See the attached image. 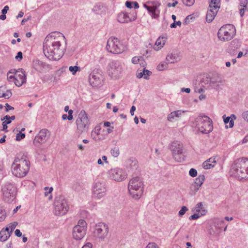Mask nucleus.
Returning <instances> with one entry per match:
<instances>
[{
    "label": "nucleus",
    "instance_id": "ddd939ff",
    "mask_svg": "<svg viewBox=\"0 0 248 248\" xmlns=\"http://www.w3.org/2000/svg\"><path fill=\"white\" fill-rule=\"evenodd\" d=\"M87 223L83 219L79 220L73 229V236L76 240H81L86 234Z\"/></svg>",
    "mask_w": 248,
    "mask_h": 248
},
{
    "label": "nucleus",
    "instance_id": "c03bdc74",
    "mask_svg": "<svg viewBox=\"0 0 248 248\" xmlns=\"http://www.w3.org/2000/svg\"><path fill=\"white\" fill-rule=\"evenodd\" d=\"M132 62L134 64H138L140 62V64H143V60L141 57H134L132 59Z\"/></svg>",
    "mask_w": 248,
    "mask_h": 248
},
{
    "label": "nucleus",
    "instance_id": "09e8293b",
    "mask_svg": "<svg viewBox=\"0 0 248 248\" xmlns=\"http://www.w3.org/2000/svg\"><path fill=\"white\" fill-rule=\"evenodd\" d=\"M188 210V208L185 206H183L182 207L181 210L179 211L178 215L180 217H182L186 212Z\"/></svg>",
    "mask_w": 248,
    "mask_h": 248
},
{
    "label": "nucleus",
    "instance_id": "f8f14e48",
    "mask_svg": "<svg viewBox=\"0 0 248 248\" xmlns=\"http://www.w3.org/2000/svg\"><path fill=\"white\" fill-rule=\"evenodd\" d=\"M170 150L173 158L178 162H181L185 160V155L183 144L179 141H175L170 145Z\"/></svg>",
    "mask_w": 248,
    "mask_h": 248
},
{
    "label": "nucleus",
    "instance_id": "412c9836",
    "mask_svg": "<svg viewBox=\"0 0 248 248\" xmlns=\"http://www.w3.org/2000/svg\"><path fill=\"white\" fill-rule=\"evenodd\" d=\"M181 56L180 52L174 51L168 54L166 57V61L169 63H173L180 61Z\"/></svg>",
    "mask_w": 248,
    "mask_h": 248
},
{
    "label": "nucleus",
    "instance_id": "20e7f679",
    "mask_svg": "<svg viewBox=\"0 0 248 248\" xmlns=\"http://www.w3.org/2000/svg\"><path fill=\"white\" fill-rule=\"evenodd\" d=\"M128 188L131 197L135 200L139 199L143 192V183L142 179L138 176L132 178L129 181Z\"/></svg>",
    "mask_w": 248,
    "mask_h": 248
},
{
    "label": "nucleus",
    "instance_id": "72a5a7b5",
    "mask_svg": "<svg viewBox=\"0 0 248 248\" xmlns=\"http://www.w3.org/2000/svg\"><path fill=\"white\" fill-rule=\"evenodd\" d=\"M99 127L96 126L95 127L94 129L92 132L91 136L92 138L96 141L100 140L101 139V138L99 137Z\"/></svg>",
    "mask_w": 248,
    "mask_h": 248
},
{
    "label": "nucleus",
    "instance_id": "13d9d810",
    "mask_svg": "<svg viewBox=\"0 0 248 248\" xmlns=\"http://www.w3.org/2000/svg\"><path fill=\"white\" fill-rule=\"evenodd\" d=\"M15 118H16V117L14 115L12 116H10L9 115H6V116H4L3 118H1V121H4L5 119H9V120H10V121L12 122V121L15 120Z\"/></svg>",
    "mask_w": 248,
    "mask_h": 248
},
{
    "label": "nucleus",
    "instance_id": "0eeeda50",
    "mask_svg": "<svg viewBox=\"0 0 248 248\" xmlns=\"http://www.w3.org/2000/svg\"><path fill=\"white\" fill-rule=\"evenodd\" d=\"M195 125L202 134H208L213 129L212 120L207 116H199L195 119Z\"/></svg>",
    "mask_w": 248,
    "mask_h": 248
},
{
    "label": "nucleus",
    "instance_id": "e433bc0d",
    "mask_svg": "<svg viewBox=\"0 0 248 248\" xmlns=\"http://www.w3.org/2000/svg\"><path fill=\"white\" fill-rule=\"evenodd\" d=\"M207 212L206 210H203L202 213H195L193 215H191L189 217V220H196L199 218L200 217L204 215Z\"/></svg>",
    "mask_w": 248,
    "mask_h": 248
},
{
    "label": "nucleus",
    "instance_id": "4468645a",
    "mask_svg": "<svg viewBox=\"0 0 248 248\" xmlns=\"http://www.w3.org/2000/svg\"><path fill=\"white\" fill-rule=\"evenodd\" d=\"M107 72L111 78H118L122 72V66L121 63L116 61L111 62L108 65Z\"/></svg>",
    "mask_w": 248,
    "mask_h": 248
},
{
    "label": "nucleus",
    "instance_id": "774afa93",
    "mask_svg": "<svg viewBox=\"0 0 248 248\" xmlns=\"http://www.w3.org/2000/svg\"><path fill=\"white\" fill-rule=\"evenodd\" d=\"M82 248H92V245L90 243H88L84 245Z\"/></svg>",
    "mask_w": 248,
    "mask_h": 248
},
{
    "label": "nucleus",
    "instance_id": "69168bd1",
    "mask_svg": "<svg viewBox=\"0 0 248 248\" xmlns=\"http://www.w3.org/2000/svg\"><path fill=\"white\" fill-rule=\"evenodd\" d=\"M15 235L17 237H20L22 235V233L19 229H16L15 232Z\"/></svg>",
    "mask_w": 248,
    "mask_h": 248
},
{
    "label": "nucleus",
    "instance_id": "5fc2aeb1",
    "mask_svg": "<svg viewBox=\"0 0 248 248\" xmlns=\"http://www.w3.org/2000/svg\"><path fill=\"white\" fill-rule=\"evenodd\" d=\"M189 173V175L191 177H195L196 176H197V171L196 170L192 168L190 170Z\"/></svg>",
    "mask_w": 248,
    "mask_h": 248
},
{
    "label": "nucleus",
    "instance_id": "cd10ccee",
    "mask_svg": "<svg viewBox=\"0 0 248 248\" xmlns=\"http://www.w3.org/2000/svg\"><path fill=\"white\" fill-rule=\"evenodd\" d=\"M216 162L217 161L216 158L211 157L202 163V167L205 169H209L214 167L215 166Z\"/></svg>",
    "mask_w": 248,
    "mask_h": 248
},
{
    "label": "nucleus",
    "instance_id": "393cba45",
    "mask_svg": "<svg viewBox=\"0 0 248 248\" xmlns=\"http://www.w3.org/2000/svg\"><path fill=\"white\" fill-rule=\"evenodd\" d=\"M219 10L214 9L209 7L206 16V20L207 22H211L216 16Z\"/></svg>",
    "mask_w": 248,
    "mask_h": 248
},
{
    "label": "nucleus",
    "instance_id": "1a4fd4ad",
    "mask_svg": "<svg viewBox=\"0 0 248 248\" xmlns=\"http://www.w3.org/2000/svg\"><path fill=\"white\" fill-rule=\"evenodd\" d=\"M235 34V29L232 24H226L222 26L218 31L217 36L222 41L231 40Z\"/></svg>",
    "mask_w": 248,
    "mask_h": 248
},
{
    "label": "nucleus",
    "instance_id": "4d7b16f0",
    "mask_svg": "<svg viewBox=\"0 0 248 248\" xmlns=\"http://www.w3.org/2000/svg\"><path fill=\"white\" fill-rule=\"evenodd\" d=\"M243 119L248 123V110L244 111L242 114Z\"/></svg>",
    "mask_w": 248,
    "mask_h": 248
},
{
    "label": "nucleus",
    "instance_id": "58836bf2",
    "mask_svg": "<svg viewBox=\"0 0 248 248\" xmlns=\"http://www.w3.org/2000/svg\"><path fill=\"white\" fill-rule=\"evenodd\" d=\"M111 155L114 157H117L120 154L119 149L117 147H115L110 150Z\"/></svg>",
    "mask_w": 248,
    "mask_h": 248
},
{
    "label": "nucleus",
    "instance_id": "f3484780",
    "mask_svg": "<svg viewBox=\"0 0 248 248\" xmlns=\"http://www.w3.org/2000/svg\"><path fill=\"white\" fill-rule=\"evenodd\" d=\"M108 176L112 180L120 182L125 178L126 175L122 169L116 168L110 170L108 172Z\"/></svg>",
    "mask_w": 248,
    "mask_h": 248
},
{
    "label": "nucleus",
    "instance_id": "9b49d317",
    "mask_svg": "<svg viewBox=\"0 0 248 248\" xmlns=\"http://www.w3.org/2000/svg\"><path fill=\"white\" fill-rule=\"evenodd\" d=\"M4 200L7 202H13L15 198L16 190L14 185L10 182L5 183L1 188Z\"/></svg>",
    "mask_w": 248,
    "mask_h": 248
},
{
    "label": "nucleus",
    "instance_id": "3c124183",
    "mask_svg": "<svg viewBox=\"0 0 248 248\" xmlns=\"http://www.w3.org/2000/svg\"><path fill=\"white\" fill-rule=\"evenodd\" d=\"M240 5L241 7L245 8L246 10H248V0H240Z\"/></svg>",
    "mask_w": 248,
    "mask_h": 248
},
{
    "label": "nucleus",
    "instance_id": "a18cd8bd",
    "mask_svg": "<svg viewBox=\"0 0 248 248\" xmlns=\"http://www.w3.org/2000/svg\"><path fill=\"white\" fill-rule=\"evenodd\" d=\"M69 70L73 75H75L77 71H80V67L77 66H70L69 67Z\"/></svg>",
    "mask_w": 248,
    "mask_h": 248
},
{
    "label": "nucleus",
    "instance_id": "c9c22d12",
    "mask_svg": "<svg viewBox=\"0 0 248 248\" xmlns=\"http://www.w3.org/2000/svg\"><path fill=\"white\" fill-rule=\"evenodd\" d=\"M204 180V175H200L195 179V181L194 182V184H195L197 186H199V187H201L203 183Z\"/></svg>",
    "mask_w": 248,
    "mask_h": 248
},
{
    "label": "nucleus",
    "instance_id": "7ed1b4c3",
    "mask_svg": "<svg viewBox=\"0 0 248 248\" xmlns=\"http://www.w3.org/2000/svg\"><path fill=\"white\" fill-rule=\"evenodd\" d=\"M231 172L232 176L238 180L248 179V159H238L232 164Z\"/></svg>",
    "mask_w": 248,
    "mask_h": 248
},
{
    "label": "nucleus",
    "instance_id": "2f4dec72",
    "mask_svg": "<svg viewBox=\"0 0 248 248\" xmlns=\"http://www.w3.org/2000/svg\"><path fill=\"white\" fill-rule=\"evenodd\" d=\"M12 96V93L10 90H6L3 87H0V97H3L5 99H8Z\"/></svg>",
    "mask_w": 248,
    "mask_h": 248
},
{
    "label": "nucleus",
    "instance_id": "f257e3e1",
    "mask_svg": "<svg viewBox=\"0 0 248 248\" xmlns=\"http://www.w3.org/2000/svg\"><path fill=\"white\" fill-rule=\"evenodd\" d=\"M66 50L64 36L60 32L48 34L43 43V52L48 59L58 61L62 57Z\"/></svg>",
    "mask_w": 248,
    "mask_h": 248
},
{
    "label": "nucleus",
    "instance_id": "a19ab883",
    "mask_svg": "<svg viewBox=\"0 0 248 248\" xmlns=\"http://www.w3.org/2000/svg\"><path fill=\"white\" fill-rule=\"evenodd\" d=\"M7 79L9 82L14 81L15 80V76L14 72H12V69L10 70L7 73Z\"/></svg>",
    "mask_w": 248,
    "mask_h": 248
},
{
    "label": "nucleus",
    "instance_id": "7c9ffc66",
    "mask_svg": "<svg viewBox=\"0 0 248 248\" xmlns=\"http://www.w3.org/2000/svg\"><path fill=\"white\" fill-rule=\"evenodd\" d=\"M10 232H8V228L2 229L0 232V241L4 242L10 236Z\"/></svg>",
    "mask_w": 248,
    "mask_h": 248
},
{
    "label": "nucleus",
    "instance_id": "c756f323",
    "mask_svg": "<svg viewBox=\"0 0 248 248\" xmlns=\"http://www.w3.org/2000/svg\"><path fill=\"white\" fill-rule=\"evenodd\" d=\"M160 5V4L158 5L156 4L155 5L153 6V7H150L148 6L147 8L146 9L148 10L149 13L151 14V16L154 18H157L158 16V13H157V8Z\"/></svg>",
    "mask_w": 248,
    "mask_h": 248
},
{
    "label": "nucleus",
    "instance_id": "ea45409f",
    "mask_svg": "<svg viewBox=\"0 0 248 248\" xmlns=\"http://www.w3.org/2000/svg\"><path fill=\"white\" fill-rule=\"evenodd\" d=\"M203 210H206L203 207L202 202H199L195 206V211L199 213H202Z\"/></svg>",
    "mask_w": 248,
    "mask_h": 248
},
{
    "label": "nucleus",
    "instance_id": "052dcab7",
    "mask_svg": "<svg viewBox=\"0 0 248 248\" xmlns=\"http://www.w3.org/2000/svg\"><path fill=\"white\" fill-rule=\"evenodd\" d=\"M5 111H6V112H8L10 110H14V108L12 107V106H10L8 103H6L5 104Z\"/></svg>",
    "mask_w": 248,
    "mask_h": 248
},
{
    "label": "nucleus",
    "instance_id": "2eb2a0df",
    "mask_svg": "<svg viewBox=\"0 0 248 248\" xmlns=\"http://www.w3.org/2000/svg\"><path fill=\"white\" fill-rule=\"evenodd\" d=\"M108 232V226L104 223H99L95 228L94 234L95 237L101 240H104Z\"/></svg>",
    "mask_w": 248,
    "mask_h": 248
},
{
    "label": "nucleus",
    "instance_id": "a878e982",
    "mask_svg": "<svg viewBox=\"0 0 248 248\" xmlns=\"http://www.w3.org/2000/svg\"><path fill=\"white\" fill-rule=\"evenodd\" d=\"M223 118L224 123L226 124V127L232 128L234 125L233 119H236V117L234 114H232L230 117H226V115H224Z\"/></svg>",
    "mask_w": 248,
    "mask_h": 248
},
{
    "label": "nucleus",
    "instance_id": "de8ad7c7",
    "mask_svg": "<svg viewBox=\"0 0 248 248\" xmlns=\"http://www.w3.org/2000/svg\"><path fill=\"white\" fill-rule=\"evenodd\" d=\"M168 64L167 63L163 62L159 64L157 66V69L158 70L162 71L167 68Z\"/></svg>",
    "mask_w": 248,
    "mask_h": 248
},
{
    "label": "nucleus",
    "instance_id": "b1692460",
    "mask_svg": "<svg viewBox=\"0 0 248 248\" xmlns=\"http://www.w3.org/2000/svg\"><path fill=\"white\" fill-rule=\"evenodd\" d=\"M184 112L185 111L182 110L172 111L168 115L167 119L170 122H173L180 117Z\"/></svg>",
    "mask_w": 248,
    "mask_h": 248
},
{
    "label": "nucleus",
    "instance_id": "37998d69",
    "mask_svg": "<svg viewBox=\"0 0 248 248\" xmlns=\"http://www.w3.org/2000/svg\"><path fill=\"white\" fill-rule=\"evenodd\" d=\"M200 187H199V186H196L195 184H193L191 187H190V194L191 195H194L196 194V193L199 190Z\"/></svg>",
    "mask_w": 248,
    "mask_h": 248
},
{
    "label": "nucleus",
    "instance_id": "e2e57ef3",
    "mask_svg": "<svg viewBox=\"0 0 248 248\" xmlns=\"http://www.w3.org/2000/svg\"><path fill=\"white\" fill-rule=\"evenodd\" d=\"M125 5L126 7L128 8H131L132 7L133 2L130 1H126L125 2Z\"/></svg>",
    "mask_w": 248,
    "mask_h": 248
},
{
    "label": "nucleus",
    "instance_id": "4be33fe9",
    "mask_svg": "<svg viewBox=\"0 0 248 248\" xmlns=\"http://www.w3.org/2000/svg\"><path fill=\"white\" fill-rule=\"evenodd\" d=\"M92 11L96 14L104 16L107 12V8L102 3H97L93 7Z\"/></svg>",
    "mask_w": 248,
    "mask_h": 248
},
{
    "label": "nucleus",
    "instance_id": "9d476101",
    "mask_svg": "<svg viewBox=\"0 0 248 248\" xmlns=\"http://www.w3.org/2000/svg\"><path fill=\"white\" fill-rule=\"evenodd\" d=\"M107 187L104 181H95L93 184L92 193V197L95 200H100L106 194Z\"/></svg>",
    "mask_w": 248,
    "mask_h": 248
},
{
    "label": "nucleus",
    "instance_id": "39448f33",
    "mask_svg": "<svg viewBox=\"0 0 248 248\" xmlns=\"http://www.w3.org/2000/svg\"><path fill=\"white\" fill-rule=\"evenodd\" d=\"M90 124V121L86 112L84 110H81L78 113L76 121V135L79 137L82 133L86 132L89 129Z\"/></svg>",
    "mask_w": 248,
    "mask_h": 248
},
{
    "label": "nucleus",
    "instance_id": "49530a36",
    "mask_svg": "<svg viewBox=\"0 0 248 248\" xmlns=\"http://www.w3.org/2000/svg\"><path fill=\"white\" fill-rule=\"evenodd\" d=\"M129 165L131 167L133 168L134 169H136L138 165V161L134 158L130 159L129 160Z\"/></svg>",
    "mask_w": 248,
    "mask_h": 248
},
{
    "label": "nucleus",
    "instance_id": "6e6d98bb",
    "mask_svg": "<svg viewBox=\"0 0 248 248\" xmlns=\"http://www.w3.org/2000/svg\"><path fill=\"white\" fill-rule=\"evenodd\" d=\"M45 190H46V192H45V196H48L49 194L51 193V192L53 190V188L52 187L48 188L47 187H46L45 188Z\"/></svg>",
    "mask_w": 248,
    "mask_h": 248
},
{
    "label": "nucleus",
    "instance_id": "4c0bfd02",
    "mask_svg": "<svg viewBox=\"0 0 248 248\" xmlns=\"http://www.w3.org/2000/svg\"><path fill=\"white\" fill-rule=\"evenodd\" d=\"M18 222L16 221H14L9 224L6 228H8V232H10V234H11L14 230L16 228Z\"/></svg>",
    "mask_w": 248,
    "mask_h": 248
},
{
    "label": "nucleus",
    "instance_id": "dca6fc26",
    "mask_svg": "<svg viewBox=\"0 0 248 248\" xmlns=\"http://www.w3.org/2000/svg\"><path fill=\"white\" fill-rule=\"evenodd\" d=\"M49 132L46 129H42L36 135L33 140V144L36 146H39L40 145L45 143L49 138Z\"/></svg>",
    "mask_w": 248,
    "mask_h": 248
},
{
    "label": "nucleus",
    "instance_id": "5701e85b",
    "mask_svg": "<svg viewBox=\"0 0 248 248\" xmlns=\"http://www.w3.org/2000/svg\"><path fill=\"white\" fill-rule=\"evenodd\" d=\"M167 40V37L166 36H159L156 40L153 48L156 51L161 49L165 45Z\"/></svg>",
    "mask_w": 248,
    "mask_h": 248
},
{
    "label": "nucleus",
    "instance_id": "c85d7f7f",
    "mask_svg": "<svg viewBox=\"0 0 248 248\" xmlns=\"http://www.w3.org/2000/svg\"><path fill=\"white\" fill-rule=\"evenodd\" d=\"M160 5V4L158 5L156 4L155 5L153 6V7H150L148 6L147 8L146 9L148 10L149 13L151 14V16L154 18H157L158 16V13H157V8Z\"/></svg>",
    "mask_w": 248,
    "mask_h": 248
},
{
    "label": "nucleus",
    "instance_id": "aec40b11",
    "mask_svg": "<svg viewBox=\"0 0 248 248\" xmlns=\"http://www.w3.org/2000/svg\"><path fill=\"white\" fill-rule=\"evenodd\" d=\"M136 18V13H135V15L133 16L132 17H130L127 13L124 12H121L118 15V21L122 23L134 21Z\"/></svg>",
    "mask_w": 248,
    "mask_h": 248
},
{
    "label": "nucleus",
    "instance_id": "603ef678",
    "mask_svg": "<svg viewBox=\"0 0 248 248\" xmlns=\"http://www.w3.org/2000/svg\"><path fill=\"white\" fill-rule=\"evenodd\" d=\"M25 135L24 133H22L21 131L19 132L16 135V140L20 141L21 139H23L25 138Z\"/></svg>",
    "mask_w": 248,
    "mask_h": 248
},
{
    "label": "nucleus",
    "instance_id": "a211bd4d",
    "mask_svg": "<svg viewBox=\"0 0 248 248\" xmlns=\"http://www.w3.org/2000/svg\"><path fill=\"white\" fill-rule=\"evenodd\" d=\"M12 72L15 74V84L16 86L20 87L26 82V76L23 69H18V70L13 69Z\"/></svg>",
    "mask_w": 248,
    "mask_h": 248
},
{
    "label": "nucleus",
    "instance_id": "f704fd0d",
    "mask_svg": "<svg viewBox=\"0 0 248 248\" xmlns=\"http://www.w3.org/2000/svg\"><path fill=\"white\" fill-rule=\"evenodd\" d=\"M33 66L37 71L41 72L45 66V63L42 62L37 61L34 62Z\"/></svg>",
    "mask_w": 248,
    "mask_h": 248
},
{
    "label": "nucleus",
    "instance_id": "f03ea898",
    "mask_svg": "<svg viewBox=\"0 0 248 248\" xmlns=\"http://www.w3.org/2000/svg\"><path fill=\"white\" fill-rule=\"evenodd\" d=\"M30 162L25 154L18 155L15 158L12 165L13 174L17 177H24L30 170Z\"/></svg>",
    "mask_w": 248,
    "mask_h": 248
},
{
    "label": "nucleus",
    "instance_id": "bb28decb",
    "mask_svg": "<svg viewBox=\"0 0 248 248\" xmlns=\"http://www.w3.org/2000/svg\"><path fill=\"white\" fill-rule=\"evenodd\" d=\"M152 74V72L144 68L142 70H138L137 72V77L139 78H143L144 79H148L149 76Z\"/></svg>",
    "mask_w": 248,
    "mask_h": 248
},
{
    "label": "nucleus",
    "instance_id": "bf43d9fd",
    "mask_svg": "<svg viewBox=\"0 0 248 248\" xmlns=\"http://www.w3.org/2000/svg\"><path fill=\"white\" fill-rule=\"evenodd\" d=\"M176 25L180 26L181 25V22L180 21L176 22H174L170 25V27L171 28H175L176 27Z\"/></svg>",
    "mask_w": 248,
    "mask_h": 248
},
{
    "label": "nucleus",
    "instance_id": "338daca9",
    "mask_svg": "<svg viewBox=\"0 0 248 248\" xmlns=\"http://www.w3.org/2000/svg\"><path fill=\"white\" fill-rule=\"evenodd\" d=\"M9 10V7L8 6H5L3 9L1 11L2 14H6Z\"/></svg>",
    "mask_w": 248,
    "mask_h": 248
},
{
    "label": "nucleus",
    "instance_id": "79ce46f5",
    "mask_svg": "<svg viewBox=\"0 0 248 248\" xmlns=\"http://www.w3.org/2000/svg\"><path fill=\"white\" fill-rule=\"evenodd\" d=\"M6 217V213L2 207L0 206V222L3 221Z\"/></svg>",
    "mask_w": 248,
    "mask_h": 248
},
{
    "label": "nucleus",
    "instance_id": "6e6552de",
    "mask_svg": "<svg viewBox=\"0 0 248 248\" xmlns=\"http://www.w3.org/2000/svg\"><path fill=\"white\" fill-rule=\"evenodd\" d=\"M68 210L69 206L65 197L62 195L56 197L54 203V214L56 216H63Z\"/></svg>",
    "mask_w": 248,
    "mask_h": 248
},
{
    "label": "nucleus",
    "instance_id": "864d4df0",
    "mask_svg": "<svg viewBox=\"0 0 248 248\" xmlns=\"http://www.w3.org/2000/svg\"><path fill=\"white\" fill-rule=\"evenodd\" d=\"M145 248H159V246L155 243H149Z\"/></svg>",
    "mask_w": 248,
    "mask_h": 248
},
{
    "label": "nucleus",
    "instance_id": "6ab92c4d",
    "mask_svg": "<svg viewBox=\"0 0 248 248\" xmlns=\"http://www.w3.org/2000/svg\"><path fill=\"white\" fill-rule=\"evenodd\" d=\"M89 81L90 84L94 87H97L102 83L100 75L98 73H91L89 77Z\"/></svg>",
    "mask_w": 248,
    "mask_h": 248
},
{
    "label": "nucleus",
    "instance_id": "423d86ee",
    "mask_svg": "<svg viewBox=\"0 0 248 248\" xmlns=\"http://www.w3.org/2000/svg\"><path fill=\"white\" fill-rule=\"evenodd\" d=\"M106 49L113 54H121L126 50V46L116 37H111L108 40Z\"/></svg>",
    "mask_w": 248,
    "mask_h": 248
},
{
    "label": "nucleus",
    "instance_id": "473e14b6",
    "mask_svg": "<svg viewBox=\"0 0 248 248\" xmlns=\"http://www.w3.org/2000/svg\"><path fill=\"white\" fill-rule=\"evenodd\" d=\"M209 7L210 8L219 10L220 8V0H210Z\"/></svg>",
    "mask_w": 248,
    "mask_h": 248
},
{
    "label": "nucleus",
    "instance_id": "680f3d73",
    "mask_svg": "<svg viewBox=\"0 0 248 248\" xmlns=\"http://www.w3.org/2000/svg\"><path fill=\"white\" fill-rule=\"evenodd\" d=\"M22 53L20 51L18 52L17 54V55L16 56L15 58L18 61H20L22 59Z\"/></svg>",
    "mask_w": 248,
    "mask_h": 248
},
{
    "label": "nucleus",
    "instance_id": "8fccbe9b",
    "mask_svg": "<svg viewBox=\"0 0 248 248\" xmlns=\"http://www.w3.org/2000/svg\"><path fill=\"white\" fill-rule=\"evenodd\" d=\"M183 3L187 6H191L193 5L195 0H182Z\"/></svg>",
    "mask_w": 248,
    "mask_h": 248
},
{
    "label": "nucleus",
    "instance_id": "0e129e2a",
    "mask_svg": "<svg viewBox=\"0 0 248 248\" xmlns=\"http://www.w3.org/2000/svg\"><path fill=\"white\" fill-rule=\"evenodd\" d=\"M178 1L177 0H175L172 3H168L167 4L168 7H175L176 4H177Z\"/></svg>",
    "mask_w": 248,
    "mask_h": 248
}]
</instances>
